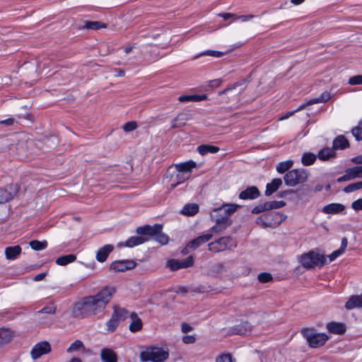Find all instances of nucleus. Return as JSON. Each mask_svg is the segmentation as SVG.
<instances>
[{"mask_svg": "<svg viewBox=\"0 0 362 362\" xmlns=\"http://www.w3.org/2000/svg\"><path fill=\"white\" fill-rule=\"evenodd\" d=\"M115 291L114 287L106 286L95 295L83 298L75 303L72 310L74 316L77 318H85L102 313Z\"/></svg>", "mask_w": 362, "mask_h": 362, "instance_id": "f257e3e1", "label": "nucleus"}, {"mask_svg": "<svg viewBox=\"0 0 362 362\" xmlns=\"http://www.w3.org/2000/svg\"><path fill=\"white\" fill-rule=\"evenodd\" d=\"M168 357V350L158 346L146 347L139 354V358L142 362H165Z\"/></svg>", "mask_w": 362, "mask_h": 362, "instance_id": "f03ea898", "label": "nucleus"}, {"mask_svg": "<svg viewBox=\"0 0 362 362\" xmlns=\"http://www.w3.org/2000/svg\"><path fill=\"white\" fill-rule=\"evenodd\" d=\"M33 146L32 141L22 138L16 144L10 146L9 152L21 160L28 158L30 155L32 154L29 148Z\"/></svg>", "mask_w": 362, "mask_h": 362, "instance_id": "7ed1b4c3", "label": "nucleus"}, {"mask_svg": "<svg viewBox=\"0 0 362 362\" xmlns=\"http://www.w3.org/2000/svg\"><path fill=\"white\" fill-rule=\"evenodd\" d=\"M326 262V257L315 251H310L300 257L302 266L306 269H311L315 267H321Z\"/></svg>", "mask_w": 362, "mask_h": 362, "instance_id": "20e7f679", "label": "nucleus"}, {"mask_svg": "<svg viewBox=\"0 0 362 362\" xmlns=\"http://www.w3.org/2000/svg\"><path fill=\"white\" fill-rule=\"evenodd\" d=\"M237 247L236 241L230 236H223L208 245L209 250L219 252L226 250H233Z\"/></svg>", "mask_w": 362, "mask_h": 362, "instance_id": "39448f33", "label": "nucleus"}, {"mask_svg": "<svg viewBox=\"0 0 362 362\" xmlns=\"http://www.w3.org/2000/svg\"><path fill=\"white\" fill-rule=\"evenodd\" d=\"M284 179L286 185L294 187L307 180L308 172L303 168L291 170L284 175Z\"/></svg>", "mask_w": 362, "mask_h": 362, "instance_id": "423d86ee", "label": "nucleus"}, {"mask_svg": "<svg viewBox=\"0 0 362 362\" xmlns=\"http://www.w3.org/2000/svg\"><path fill=\"white\" fill-rule=\"evenodd\" d=\"M303 337L313 348L322 346L328 340V337L323 333H316L315 330L305 328L302 330Z\"/></svg>", "mask_w": 362, "mask_h": 362, "instance_id": "0eeeda50", "label": "nucleus"}, {"mask_svg": "<svg viewBox=\"0 0 362 362\" xmlns=\"http://www.w3.org/2000/svg\"><path fill=\"white\" fill-rule=\"evenodd\" d=\"M18 184H11L5 188H0V204H3L12 199L18 192Z\"/></svg>", "mask_w": 362, "mask_h": 362, "instance_id": "6e6552de", "label": "nucleus"}, {"mask_svg": "<svg viewBox=\"0 0 362 362\" xmlns=\"http://www.w3.org/2000/svg\"><path fill=\"white\" fill-rule=\"evenodd\" d=\"M51 350V345L48 341H41L33 346L30 351V355L33 359L36 360L42 355L49 354Z\"/></svg>", "mask_w": 362, "mask_h": 362, "instance_id": "1a4fd4ad", "label": "nucleus"}, {"mask_svg": "<svg viewBox=\"0 0 362 362\" xmlns=\"http://www.w3.org/2000/svg\"><path fill=\"white\" fill-rule=\"evenodd\" d=\"M194 259L192 256H189L187 258L177 260L175 259H169L167 262V267L172 271H176L180 269L188 268L193 265Z\"/></svg>", "mask_w": 362, "mask_h": 362, "instance_id": "9d476101", "label": "nucleus"}, {"mask_svg": "<svg viewBox=\"0 0 362 362\" xmlns=\"http://www.w3.org/2000/svg\"><path fill=\"white\" fill-rule=\"evenodd\" d=\"M213 235L209 231L203 235L197 237V238L191 240L187 245L186 250L187 252L192 251L208 242L212 238Z\"/></svg>", "mask_w": 362, "mask_h": 362, "instance_id": "9b49d317", "label": "nucleus"}, {"mask_svg": "<svg viewBox=\"0 0 362 362\" xmlns=\"http://www.w3.org/2000/svg\"><path fill=\"white\" fill-rule=\"evenodd\" d=\"M136 264L132 260H118L113 262L110 265V269L115 272H125L132 269L136 267Z\"/></svg>", "mask_w": 362, "mask_h": 362, "instance_id": "f8f14e48", "label": "nucleus"}, {"mask_svg": "<svg viewBox=\"0 0 362 362\" xmlns=\"http://www.w3.org/2000/svg\"><path fill=\"white\" fill-rule=\"evenodd\" d=\"M163 227L161 225L156 224L153 226L146 225L142 227H139L136 229V233L139 235H148L150 237L154 238L156 234H158L160 231H161Z\"/></svg>", "mask_w": 362, "mask_h": 362, "instance_id": "ddd939ff", "label": "nucleus"}, {"mask_svg": "<svg viewBox=\"0 0 362 362\" xmlns=\"http://www.w3.org/2000/svg\"><path fill=\"white\" fill-rule=\"evenodd\" d=\"M232 221L228 216L222 217L217 219L216 225L214 226L209 230V233H218L223 231L229 226H230Z\"/></svg>", "mask_w": 362, "mask_h": 362, "instance_id": "4468645a", "label": "nucleus"}, {"mask_svg": "<svg viewBox=\"0 0 362 362\" xmlns=\"http://www.w3.org/2000/svg\"><path fill=\"white\" fill-rule=\"evenodd\" d=\"M131 322L129 325V331L132 332H136L140 331L143 327V322L141 319L137 315L136 313H132L129 315Z\"/></svg>", "mask_w": 362, "mask_h": 362, "instance_id": "2eb2a0df", "label": "nucleus"}, {"mask_svg": "<svg viewBox=\"0 0 362 362\" xmlns=\"http://www.w3.org/2000/svg\"><path fill=\"white\" fill-rule=\"evenodd\" d=\"M147 240L146 238L140 236H132L129 238L125 242H120L117 244V247H133L134 246L141 245Z\"/></svg>", "mask_w": 362, "mask_h": 362, "instance_id": "dca6fc26", "label": "nucleus"}, {"mask_svg": "<svg viewBox=\"0 0 362 362\" xmlns=\"http://www.w3.org/2000/svg\"><path fill=\"white\" fill-rule=\"evenodd\" d=\"M113 250L114 246L112 245L108 244L101 247L96 252V259L100 262H104Z\"/></svg>", "mask_w": 362, "mask_h": 362, "instance_id": "f3484780", "label": "nucleus"}, {"mask_svg": "<svg viewBox=\"0 0 362 362\" xmlns=\"http://www.w3.org/2000/svg\"><path fill=\"white\" fill-rule=\"evenodd\" d=\"M259 191L255 186L249 187L245 190L242 191L239 194L241 199H254L259 196Z\"/></svg>", "mask_w": 362, "mask_h": 362, "instance_id": "a211bd4d", "label": "nucleus"}, {"mask_svg": "<svg viewBox=\"0 0 362 362\" xmlns=\"http://www.w3.org/2000/svg\"><path fill=\"white\" fill-rule=\"evenodd\" d=\"M330 98V93L329 92L322 93L319 97L313 98L308 101L306 103L301 105L296 111L304 109L308 105H311L320 103H325Z\"/></svg>", "mask_w": 362, "mask_h": 362, "instance_id": "6ab92c4d", "label": "nucleus"}, {"mask_svg": "<svg viewBox=\"0 0 362 362\" xmlns=\"http://www.w3.org/2000/svg\"><path fill=\"white\" fill-rule=\"evenodd\" d=\"M20 245L10 246L5 248V256L8 260L16 259L21 253Z\"/></svg>", "mask_w": 362, "mask_h": 362, "instance_id": "aec40b11", "label": "nucleus"}, {"mask_svg": "<svg viewBox=\"0 0 362 362\" xmlns=\"http://www.w3.org/2000/svg\"><path fill=\"white\" fill-rule=\"evenodd\" d=\"M345 207L341 204L332 203L325 206L322 211L325 214H335L344 210Z\"/></svg>", "mask_w": 362, "mask_h": 362, "instance_id": "412c9836", "label": "nucleus"}, {"mask_svg": "<svg viewBox=\"0 0 362 362\" xmlns=\"http://www.w3.org/2000/svg\"><path fill=\"white\" fill-rule=\"evenodd\" d=\"M196 167V163L193 161H188L183 163L176 164L175 168L179 173L191 175V170Z\"/></svg>", "mask_w": 362, "mask_h": 362, "instance_id": "4be33fe9", "label": "nucleus"}, {"mask_svg": "<svg viewBox=\"0 0 362 362\" xmlns=\"http://www.w3.org/2000/svg\"><path fill=\"white\" fill-rule=\"evenodd\" d=\"M327 328L331 333L342 334L346 332V326L343 323L332 322L327 325Z\"/></svg>", "mask_w": 362, "mask_h": 362, "instance_id": "5701e85b", "label": "nucleus"}, {"mask_svg": "<svg viewBox=\"0 0 362 362\" xmlns=\"http://www.w3.org/2000/svg\"><path fill=\"white\" fill-rule=\"evenodd\" d=\"M345 308L348 310H351L355 308H362V294L351 296L346 303Z\"/></svg>", "mask_w": 362, "mask_h": 362, "instance_id": "b1692460", "label": "nucleus"}, {"mask_svg": "<svg viewBox=\"0 0 362 362\" xmlns=\"http://www.w3.org/2000/svg\"><path fill=\"white\" fill-rule=\"evenodd\" d=\"M13 337V333L8 329L0 328V348L9 343Z\"/></svg>", "mask_w": 362, "mask_h": 362, "instance_id": "393cba45", "label": "nucleus"}, {"mask_svg": "<svg viewBox=\"0 0 362 362\" xmlns=\"http://www.w3.org/2000/svg\"><path fill=\"white\" fill-rule=\"evenodd\" d=\"M282 185V180L280 178L274 179L272 182L268 183L266 187L265 195L269 196L275 192Z\"/></svg>", "mask_w": 362, "mask_h": 362, "instance_id": "a878e982", "label": "nucleus"}, {"mask_svg": "<svg viewBox=\"0 0 362 362\" xmlns=\"http://www.w3.org/2000/svg\"><path fill=\"white\" fill-rule=\"evenodd\" d=\"M349 146V143L348 140L343 136H338L333 141V148L335 149H345L346 148Z\"/></svg>", "mask_w": 362, "mask_h": 362, "instance_id": "bb28decb", "label": "nucleus"}, {"mask_svg": "<svg viewBox=\"0 0 362 362\" xmlns=\"http://www.w3.org/2000/svg\"><path fill=\"white\" fill-rule=\"evenodd\" d=\"M336 156L334 148H325L320 150L318 153V158L322 160H329Z\"/></svg>", "mask_w": 362, "mask_h": 362, "instance_id": "cd10ccee", "label": "nucleus"}, {"mask_svg": "<svg viewBox=\"0 0 362 362\" xmlns=\"http://www.w3.org/2000/svg\"><path fill=\"white\" fill-rule=\"evenodd\" d=\"M101 358L103 362H117L116 354L110 349L102 350Z\"/></svg>", "mask_w": 362, "mask_h": 362, "instance_id": "c85d7f7f", "label": "nucleus"}, {"mask_svg": "<svg viewBox=\"0 0 362 362\" xmlns=\"http://www.w3.org/2000/svg\"><path fill=\"white\" fill-rule=\"evenodd\" d=\"M129 315L130 314L129 313V312L124 308L118 306L114 307V312L112 313V315L119 321L124 320L128 317H129Z\"/></svg>", "mask_w": 362, "mask_h": 362, "instance_id": "c756f323", "label": "nucleus"}, {"mask_svg": "<svg viewBox=\"0 0 362 362\" xmlns=\"http://www.w3.org/2000/svg\"><path fill=\"white\" fill-rule=\"evenodd\" d=\"M199 211V206L197 204H188L184 206L181 213L185 216H194Z\"/></svg>", "mask_w": 362, "mask_h": 362, "instance_id": "7c9ffc66", "label": "nucleus"}, {"mask_svg": "<svg viewBox=\"0 0 362 362\" xmlns=\"http://www.w3.org/2000/svg\"><path fill=\"white\" fill-rule=\"evenodd\" d=\"M197 151L201 155L204 156L209 153H217L219 151V148L212 145L204 144L198 146Z\"/></svg>", "mask_w": 362, "mask_h": 362, "instance_id": "2f4dec72", "label": "nucleus"}, {"mask_svg": "<svg viewBox=\"0 0 362 362\" xmlns=\"http://www.w3.org/2000/svg\"><path fill=\"white\" fill-rule=\"evenodd\" d=\"M189 175L183 174L182 173H179V171L176 170L175 178L172 180V183L170 185V189H173L175 187H177L179 184L182 183L184 181L188 180L189 178Z\"/></svg>", "mask_w": 362, "mask_h": 362, "instance_id": "473e14b6", "label": "nucleus"}, {"mask_svg": "<svg viewBox=\"0 0 362 362\" xmlns=\"http://www.w3.org/2000/svg\"><path fill=\"white\" fill-rule=\"evenodd\" d=\"M76 259V257L75 255L69 254V255L59 257L56 259V263L58 265L65 266L69 263L74 262Z\"/></svg>", "mask_w": 362, "mask_h": 362, "instance_id": "72a5a7b5", "label": "nucleus"}, {"mask_svg": "<svg viewBox=\"0 0 362 362\" xmlns=\"http://www.w3.org/2000/svg\"><path fill=\"white\" fill-rule=\"evenodd\" d=\"M85 346L83 342L80 340H76L73 342L70 346L67 349L66 351L69 354H74L76 352L84 351Z\"/></svg>", "mask_w": 362, "mask_h": 362, "instance_id": "f704fd0d", "label": "nucleus"}, {"mask_svg": "<svg viewBox=\"0 0 362 362\" xmlns=\"http://www.w3.org/2000/svg\"><path fill=\"white\" fill-rule=\"evenodd\" d=\"M251 330L252 325L247 322L241 323L236 328L237 333L240 335H247Z\"/></svg>", "mask_w": 362, "mask_h": 362, "instance_id": "c9c22d12", "label": "nucleus"}, {"mask_svg": "<svg viewBox=\"0 0 362 362\" xmlns=\"http://www.w3.org/2000/svg\"><path fill=\"white\" fill-rule=\"evenodd\" d=\"M205 98H206L205 95H183L180 96L178 100L180 102L185 103V102H190V101H194V102L200 101Z\"/></svg>", "mask_w": 362, "mask_h": 362, "instance_id": "e433bc0d", "label": "nucleus"}, {"mask_svg": "<svg viewBox=\"0 0 362 362\" xmlns=\"http://www.w3.org/2000/svg\"><path fill=\"white\" fill-rule=\"evenodd\" d=\"M293 165V161L291 160H286L279 163L276 166V170L279 173H284L289 170Z\"/></svg>", "mask_w": 362, "mask_h": 362, "instance_id": "4c0bfd02", "label": "nucleus"}, {"mask_svg": "<svg viewBox=\"0 0 362 362\" xmlns=\"http://www.w3.org/2000/svg\"><path fill=\"white\" fill-rule=\"evenodd\" d=\"M346 170L351 180L362 177V165L348 168Z\"/></svg>", "mask_w": 362, "mask_h": 362, "instance_id": "58836bf2", "label": "nucleus"}, {"mask_svg": "<svg viewBox=\"0 0 362 362\" xmlns=\"http://www.w3.org/2000/svg\"><path fill=\"white\" fill-rule=\"evenodd\" d=\"M302 163L304 165H310L316 160V156L312 153H305L302 156Z\"/></svg>", "mask_w": 362, "mask_h": 362, "instance_id": "ea45409f", "label": "nucleus"}, {"mask_svg": "<svg viewBox=\"0 0 362 362\" xmlns=\"http://www.w3.org/2000/svg\"><path fill=\"white\" fill-rule=\"evenodd\" d=\"M30 246L34 250H42L45 249L47 247V242L46 240L39 241V240H32L29 243Z\"/></svg>", "mask_w": 362, "mask_h": 362, "instance_id": "a19ab883", "label": "nucleus"}, {"mask_svg": "<svg viewBox=\"0 0 362 362\" xmlns=\"http://www.w3.org/2000/svg\"><path fill=\"white\" fill-rule=\"evenodd\" d=\"M238 207L239 206L236 204H226L219 208L218 211L220 212H223L227 216L235 212Z\"/></svg>", "mask_w": 362, "mask_h": 362, "instance_id": "79ce46f5", "label": "nucleus"}, {"mask_svg": "<svg viewBox=\"0 0 362 362\" xmlns=\"http://www.w3.org/2000/svg\"><path fill=\"white\" fill-rule=\"evenodd\" d=\"M119 321L112 315L110 319L106 323L107 330L109 332H113L119 325Z\"/></svg>", "mask_w": 362, "mask_h": 362, "instance_id": "37998d69", "label": "nucleus"}, {"mask_svg": "<svg viewBox=\"0 0 362 362\" xmlns=\"http://www.w3.org/2000/svg\"><path fill=\"white\" fill-rule=\"evenodd\" d=\"M223 55V53L221 52L214 51V50H206V51L200 53L199 54L195 56L193 58V59H197L199 57H202V56H211V57L218 58V57H222Z\"/></svg>", "mask_w": 362, "mask_h": 362, "instance_id": "c03bdc74", "label": "nucleus"}, {"mask_svg": "<svg viewBox=\"0 0 362 362\" xmlns=\"http://www.w3.org/2000/svg\"><path fill=\"white\" fill-rule=\"evenodd\" d=\"M352 134L357 141L362 140V120H361L358 125L352 129Z\"/></svg>", "mask_w": 362, "mask_h": 362, "instance_id": "a18cd8bd", "label": "nucleus"}, {"mask_svg": "<svg viewBox=\"0 0 362 362\" xmlns=\"http://www.w3.org/2000/svg\"><path fill=\"white\" fill-rule=\"evenodd\" d=\"M85 27L90 30H99L101 28H105V25L98 21H87L85 23Z\"/></svg>", "mask_w": 362, "mask_h": 362, "instance_id": "49530a36", "label": "nucleus"}, {"mask_svg": "<svg viewBox=\"0 0 362 362\" xmlns=\"http://www.w3.org/2000/svg\"><path fill=\"white\" fill-rule=\"evenodd\" d=\"M267 210H272L274 209H280L286 205L284 201H272L267 202Z\"/></svg>", "mask_w": 362, "mask_h": 362, "instance_id": "de8ad7c7", "label": "nucleus"}, {"mask_svg": "<svg viewBox=\"0 0 362 362\" xmlns=\"http://www.w3.org/2000/svg\"><path fill=\"white\" fill-rule=\"evenodd\" d=\"M359 189H362V181L357 182L355 183L350 184L347 185L344 189V191L346 193H350L354 191L358 190Z\"/></svg>", "mask_w": 362, "mask_h": 362, "instance_id": "09e8293b", "label": "nucleus"}, {"mask_svg": "<svg viewBox=\"0 0 362 362\" xmlns=\"http://www.w3.org/2000/svg\"><path fill=\"white\" fill-rule=\"evenodd\" d=\"M216 362H235L230 354H223L216 358Z\"/></svg>", "mask_w": 362, "mask_h": 362, "instance_id": "8fccbe9b", "label": "nucleus"}, {"mask_svg": "<svg viewBox=\"0 0 362 362\" xmlns=\"http://www.w3.org/2000/svg\"><path fill=\"white\" fill-rule=\"evenodd\" d=\"M153 238L161 245H165L168 242V237L163 233L162 230L158 233V234H156Z\"/></svg>", "mask_w": 362, "mask_h": 362, "instance_id": "3c124183", "label": "nucleus"}, {"mask_svg": "<svg viewBox=\"0 0 362 362\" xmlns=\"http://www.w3.org/2000/svg\"><path fill=\"white\" fill-rule=\"evenodd\" d=\"M257 279L261 283H267L272 280V276L269 273L262 272L258 275Z\"/></svg>", "mask_w": 362, "mask_h": 362, "instance_id": "603ef678", "label": "nucleus"}, {"mask_svg": "<svg viewBox=\"0 0 362 362\" xmlns=\"http://www.w3.org/2000/svg\"><path fill=\"white\" fill-rule=\"evenodd\" d=\"M272 214H264L262 216H261L260 217H259L257 218V223H262L263 226H269L271 225V223H268V220L270 216H272Z\"/></svg>", "mask_w": 362, "mask_h": 362, "instance_id": "864d4df0", "label": "nucleus"}, {"mask_svg": "<svg viewBox=\"0 0 362 362\" xmlns=\"http://www.w3.org/2000/svg\"><path fill=\"white\" fill-rule=\"evenodd\" d=\"M265 211H268L266 202L259 204L255 206L252 209V212L253 214H259Z\"/></svg>", "mask_w": 362, "mask_h": 362, "instance_id": "5fc2aeb1", "label": "nucleus"}, {"mask_svg": "<svg viewBox=\"0 0 362 362\" xmlns=\"http://www.w3.org/2000/svg\"><path fill=\"white\" fill-rule=\"evenodd\" d=\"M349 83L350 85H361L362 84V75H356L349 78Z\"/></svg>", "mask_w": 362, "mask_h": 362, "instance_id": "6e6d98bb", "label": "nucleus"}, {"mask_svg": "<svg viewBox=\"0 0 362 362\" xmlns=\"http://www.w3.org/2000/svg\"><path fill=\"white\" fill-rule=\"evenodd\" d=\"M56 312V307L54 305H48L44 307L38 311L39 313L54 314Z\"/></svg>", "mask_w": 362, "mask_h": 362, "instance_id": "4d7b16f0", "label": "nucleus"}, {"mask_svg": "<svg viewBox=\"0 0 362 362\" xmlns=\"http://www.w3.org/2000/svg\"><path fill=\"white\" fill-rule=\"evenodd\" d=\"M137 127V124L135 122H128L123 126V129L125 132H131L134 130Z\"/></svg>", "mask_w": 362, "mask_h": 362, "instance_id": "13d9d810", "label": "nucleus"}, {"mask_svg": "<svg viewBox=\"0 0 362 362\" xmlns=\"http://www.w3.org/2000/svg\"><path fill=\"white\" fill-rule=\"evenodd\" d=\"M352 208L356 211L362 210V199H359L356 201H354L352 204Z\"/></svg>", "mask_w": 362, "mask_h": 362, "instance_id": "bf43d9fd", "label": "nucleus"}, {"mask_svg": "<svg viewBox=\"0 0 362 362\" xmlns=\"http://www.w3.org/2000/svg\"><path fill=\"white\" fill-rule=\"evenodd\" d=\"M195 337L192 335H186L182 337V341L186 344H193L195 342Z\"/></svg>", "mask_w": 362, "mask_h": 362, "instance_id": "052dcab7", "label": "nucleus"}, {"mask_svg": "<svg viewBox=\"0 0 362 362\" xmlns=\"http://www.w3.org/2000/svg\"><path fill=\"white\" fill-rule=\"evenodd\" d=\"M343 254L341 251H340L339 249L334 251L331 255L328 256L329 262L334 261L336 258H337L339 255Z\"/></svg>", "mask_w": 362, "mask_h": 362, "instance_id": "680f3d73", "label": "nucleus"}, {"mask_svg": "<svg viewBox=\"0 0 362 362\" xmlns=\"http://www.w3.org/2000/svg\"><path fill=\"white\" fill-rule=\"evenodd\" d=\"M181 330L183 333H187L192 330V327L187 323L183 322L181 325Z\"/></svg>", "mask_w": 362, "mask_h": 362, "instance_id": "e2e57ef3", "label": "nucleus"}, {"mask_svg": "<svg viewBox=\"0 0 362 362\" xmlns=\"http://www.w3.org/2000/svg\"><path fill=\"white\" fill-rule=\"evenodd\" d=\"M254 17H255L254 15H243V16H235V20L239 19V20H241L242 21H247L252 19Z\"/></svg>", "mask_w": 362, "mask_h": 362, "instance_id": "0e129e2a", "label": "nucleus"}, {"mask_svg": "<svg viewBox=\"0 0 362 362\" xmlns=\"http://www.w3.org/2000/svg\"><path fill=\"white\" fill-rule=\"evenodd\" d=\"M351 180V177H350L347 170H346L345 174L343 176L339 177L337 179V182H346V181Z\"/></svg>", "mask_w": 362, "mask_h": 362, "instance_id": "69168bd1", "label": "nucleus"}, {"mask_svg": "<svg viewBox=\"0 0 362 362\" xmlns=\"http://www.w3.org/2000/svg\"><path fill=\"white\" fill-rule=\"evenodd\" d=\"M347 245H348V240H347L346 238H343L341 240V247L339 250L344 253L347 247Z\"/></svg>", "mask_w": 362, "mask_h": 362, "instance_id": "338daca9", "label": "nucleus"}, {"mask_svg": "<svg viewBox=\"0 0 362 362\" xmlns=\"http://www.w3.org/2000/svg\"><path fill=\"white\" fill-rule=\"evenodd\" d=\"M219 16L222 17L223 19L227 20L230 18H235V15L230 13H223L218 14Z\"/></svg>", "mask_w": 362, "mask_h": 362, "instance_id": "774afa93", "label": "nucleus"}]
</instances>
